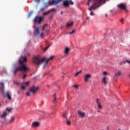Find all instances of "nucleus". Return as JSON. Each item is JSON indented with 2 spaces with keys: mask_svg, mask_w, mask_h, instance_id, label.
Instances as JSON below:
<instances>
[{
  "mask_svg": "<svg viewBox=\"0 0 130 130\" xmlns=\"http://www.w3.org/2000/svg\"><path fill=\"white\" fill-rule=\"evenodd\" d=\"M32 13H33V12H29L28 15V18H30V17H31V16H32Z\"/></svg>",
  "mask_w": 130,
  "mask_h": 130,
  "instance_id": "obj_30",
  "label": "nucleus"
},
{
  "mask_svg": "<svg viewBox=\"0 0 130 130\" xmlns=\"http://www.w3.org/2000/svg\"><path fill=\"white\" fill-rule=\"evenodd\" d=\"M26 77H27V74H24L23 75V77H22V79H26Z\"/></svg>",
  "mask_w": 130,
  "mask_h": 130,
  "instance_id": "obj_33",
  "label": "nucleus"
},
{
  "mask_svg": "<svg viewBox=\"0 0 130 130\" xmlns=\"http://www.w3.org/2000/svg\"><path fill=\"white\" fill-rule=\"evenodd\" d=\"M62 0H57V1L55 0H48V3L49 4V6H52V5H55L56 8L59 7V3L61 2ZM70 5H71L73 6L74 5V2L72 0H64V1L63 3V6L65 7V8H68L70 6Z\"/></svg>",
  "mask_w": 130,
  "mask_h": 130,
  "instance_id": "obj_3",
  "label": "nucleus"
},
{
  "mask_svg": "<svg viewBox=\"0 0 130 130\" xmlns=\"http://www.w3.org/2000/svg\"><path fill=\"white\" fill-rule=\"evenodd\" d=\"M6 95H7V98L9 100H12V93H11V92L10 91H8L7 92Z\"/></svg>",
  "mask_w": 130,
  "mask_h": 130,
  "instance_id": "obj_13",
  "label": "nucleus"
},
{
  "mask_svg": "<svg viewBox=\"0 0 130 130\" xmlns=\"http://www.w3.org/2000/svg\"><path fill=\"white\" fill-rule=\"evenodd\" d=\"M90 19H91V17H87V20H90Z\"/></svg>",
  "mask_w": 130,
  "mask_h": 130,
  "instance_id": "obj_44",
  "label": "nucleus"
},
{
  "mask_svg": "<svg viewBox=\"0 0 130 130\" xmlns=\"http://www.w3.org/2000/svg\"><path fill=\"white\" fill-rule=\"evenodd\" d=\"M50 45H49V46H48L47 47H46L44 49V51H46V50H47L48 49V48H49V47H50Z\"/></svg>",
  "mask_w": 130,
  "mask_h": 130,
  "instance_id": "obj_29",
  "label": "nucleus"
},
{
  "mask_svg": "<svg viewBox=\"0 0 130 130\" xmlns=\"http://www.w3.org/2000/svg\"><path fill=\"white\" fill-rule=\"evenodd\" d=\"M0 85H1L2 87L0 88V91H2L3 93H4V90L5 89V84L3 82H0Z\"/></svg>",
  "mask_w": 130,
  "mask_h": 130,
  "instance_id": "obj_14",
  "label": "nucleus"
},
{
  "mask_svg": "<svg viewBox=\"0 0 130 130\" xmlns=\"http://www.w3.org/2000/svg\"><path fill=\"white\" fill-rule=\"evenodd\" d=\"M63 117H65V118H67L68 119V117H67V112H64L62 114Z\"/></svg>",
  "mask_w": 130,
  "mask_h": 130,
  "instance_id": "obj_25",
  "label": "nucleus"
},
{
  "mask_svg": "<svg viewBox=\"0 0 130 130\" xmlns=\"http://www.w3.org/2000/svg\"><path fill=\"white\" fill-rule=\"evenodd\" d=\"M7 111H8V113H10V112H12V111L13 110V108H6Z\"/></svg>",
  "mask_w": 130,
  "mask_h": 130,
  "instance_id": "obj_21",
  "label": "nucleus"
},
{
  "mask_svg": "<svg viewBox=\"0 0 130 130\" xmlns=\"http://www.w3.org/2000/svg\"><path fill=\"white\" fill-rule=\"evenodd\" d=\"M81 73H82V71H80L79 72H77L75 74V76L77 77V76H78V75H80V74H81Z\"/></svg>",
  "mask_w": 130,
  "mask_h": 130,
  "instance_id": "obj_27",
  "label": "nucleus"
},
{
  "mask_svg": "<svg viewBox=\"0 0 130 130\" xmlns=\"http://www.w3.org/2000/svg\"><path fill=\"white\" fill-rule=\"evenodd\" d=\"M78 115H79L80 117H82V118H83V117H85V115H86V113L81 111H78Z\"/></svg>",
  "mask_w": 130,
  "mask_h": 130,
  "instance_id": "obj_11",
  "label": "nucleus"
},
{
  "mask_svg": "<svg viewBox=\"0 0 130 130\" xmlns=\"http://www.w3.org/2000/svg\"><path fill=\"white\" fill-rule=\"evenodd\" d=\"M21 88L22 90H25V86H21Z\"/></svg>",
  "mask_w": 130,
  "mask_h": 130,
  "instance_id": "obj_39",
  "label": "nucleus"
},
{
  "mask_svg": "<svg viewBox=\"0 0 130 130\" xmlns=\"http://www.w3.org/2000/svg\"><path fill=\"white\" fill-rule=\"evenodd\" d=\"M62 14H63V12L61 11V12H60V14H61V15H62Z\"/></svg>",
  "mask_w": 130,
  "mask_h": 130,
  "instance_id": "obj_46",
  "label": "nucleus"
},
{
  "mask_svg": "<svg viewBox=\"0 0 130 130\" xmlns=\"http://www.w3.org/2000/svg\"><path fill=\"white\" fill-rule=\"evenodd\" d=\"M118 9H120V10H124L125 12H127V9H126V4H125V3H121L118 5Z\"/></svg>",
  "mask_w": 130,
  "mask_h": 130,
  "instance_id": "obj_7",
  "label": "nucleus"
},
{
  "mask_svg": "<svg viewBox=\"0 0 130 130\" xmlns=\"http://www.w3.org/2000/svg\"><path fill=\"white\" fill-rule=\"evenodd\" d=\"M115 77H119L121 76V72L118 71L115 74Z\"/></svg>",
  "mask_w": 130,
  "mask_h": 130,
  "instance_id": "obj_17",
  "label": "nucleus"
},
{
  "mask_svg": "<svg viewBox=\"0 0 130 130\" xmlns=\"http://www.w3.org/2000/svg\"><path fill=\"white\" fill-rule=\"evenodd\" d=\"M45 66H44V68H45Z\"/></svg>",
  "mask_w": 130,
  "mask_h": 130,
  "instance_id": "obj_49",
  "label": "nucleus"
},
{
  "mask_svg": "<svg viewBox=\"0 0 130 130\" xmlns=\"http://www.w3.org/2000/svg\"><path fill=\"white\" fill-rule=\"evenodd\" d=\"M98 105H99V104H100V102H99V99H96V101Z\"/></svg>",
  "mask_w": 130,
  "mask_h": 130,
  "instance_id": "obj_35",
  "label": "nucleus"
},
{
  "mask_svg": "<svg viewBox=\"0 0 130 130\" xmlns=\"http://www.w3.org/2000/svg\"><path fill=\"white\" fill-rule=\"evenodd\" d=\"M105 17H106V18H107V17H108V15H107V14H105Z\"/></svg>",
  "mask_w": 130,
  "mask_h": 130,
  "instance_id": "obj_45",
  "label": "nucleus"
},
{
  "mask_svg": "<svg viewBox=\"0 0 130 130\" xmlns=\"http://www.w3.org/2000/svg\"><path fill=\"white\" fill-rule=\"evenodd\" d=\"M55 11H56V9L53 8V9H51V10H49V12H50V13H51V12H55Z\"/></svg>",
  "mask_w": 130,
  "mask_h": 130,
  "instance_id": "obj_26",
  "label": "nucleus"
},
{
  "mask_svg": "<svg viewBox=\"0 0 130 130\" xmlns=\"http://www.w3.org/2000/svg\"><path fill=\"white\" fill-rule=\"evenodd\" d=\"M14 120H15V117H11V119L9 120V123H12V122H13Z\"/></svg>",
  "mask_w": 130,
  "mask_h": 130,
  "instance_id": "obj_19",
  "label": "nucleus"
},
{
  "mask_svg": "<svg viewBox=\"0 0 130 130\" xmlns=\"http://www.w3.org/2000/svg\"><path fill=\"white\" fill-rule=\"evenodd\" d=\"M7 115H8V113L7 112V111H5L3 113L2 115L1 116V117L2 118H6Z\"/></svg>",
  "mask_w": 130,
  "mask_h": 130,
  "instance_id": "obj_12",
  "label": "nucleus"
},
{
  "mask_svg": "<svg viewBox=\"0 0 130 130\" xmlns=\"http://www.w3.org/2000/svg\"><path fill=\"white\" fill-rule=\"evenodd\" d=\"M66 123L68 125H71V124H72V122L70 120H67L66 121Z\"/></svg>",
  "mask_w": 130,
  "mask_h": 130,
  "instance_id": "obj_23",
  "label": "nucleus"
},
{
  "mask_svg": "<svg viewBox=\"0 0 130 130\" xmlns=\"http://www.w3.org/2000/svg\"><path fill=\"white\" fill-rule=\"evenodd\" d=\"M83 23H84V24H86L87 23V22L86 21H84Z\"/></svg>",
  "mask_w": 130,
  "mask_h": 130,
  "instance_id": "obj_47",
  "label": "nucleus"
},
{
  "mask_svg": "<svg viewBox=\"0 0 130 130\" xmlns=\"http://www.w3.org/2000/svg\"><path fill=\"white\" fill-rule=\"evenodd\" d=\"M126 62H127L128 63H129L130 64V60H126Z\"/></svg>",
  "mask_w": 130,
  "mask_h": 130,
  "instance_id": "obj_41",
  "label": "nucleus"
},
{
  "mask_svg": "<svg viewBox=\"0 0 130 130\" xmlns=\"http://www.w3.org/2000/svg\"><path fill=\"white\" fill-rule=\"evenodd\" d=\"M49 6V3H46L44 4V7L46 9L47 8H48V7Z\"/></svg>",
  "mask_w": 130,
  "mask_h": 130,
  "instance_id": "obj_22",
  "label": "nucleus"
},
{
  "mask_svg": "<svg viewBox=\"0 0 130 130\" xmlns=\"http://www.w3.org/2000/svg\"><path fill=\"white\" fill-rule=\"evenodd\" d=\"M46 26H47V24H45L44 25H43L42 27V31H44V29H45V27H46Z\"/></svg>",
  "mask_w": 130,
  "mask_h": 130,
  "instance_id": "obj_32",
  "label": "nucleus"
},
{
  "mask_svg": "<svg viewBox=\"0 0 130 130\" xmlns=\"http://www.w3.org/2000/svg\"><path fill=\"white\" fill-rule=\"evenodd\" d=\"M123 21H124V19H121V23H123Z\"/></svg>",
  "mask_w": 130,
  "mask_h": 130,
  "instance_id": "obj_42",
  "label": "nucleus"
},
{
  "mask_svg": "<svg viewBox=\"0 0 130 130\" xmlns=\"http://www.w3.org/2000/svg\"><path fill=\"white\" fill-rule=\"evenodd\" d=\"M53 58H54V56H52L49 58L43 57L42 59H40L38 56H36L33 58L32 62L33 63H35V64L40 66V64H42V63H43L45 61V64H47L48 61L51 60V59H53Z\"/></svg>",
  "mask_w": 130,
  "mask_h": 130,
  "instance_id": "obj_4",
  "label": "nucleus"
},
{
  "mask_svg": "<svg viewBox=\"0 0 130 130\" xmlns=\"http://www.w3.org/2000/svg\"><path fill=\"white\" fill-rule=\"evenodd\" d=\"M123 63H124V62H120L119 64L120 66H121V65L123 64Z\"/></svg>",
  "mask_w": 130,
  "mask_h": 130,
  "instance_id": "obj_40",
  "label": "nucleus"
},
{
  "mask_svg": "<svg viewBox=\"0 0 130 130\" xmlns=\"http://www.w3.org/2000/svg\"><path fill=\"white\" fill-rule=\"evenodd\" d=\"M38 90H39V87H37L35 85H33L27 92L26 96H30V93H32L33 95H35V94L36 93V92H37V91H38Z\"/></svg>",
  "mask_w": 130,
  "mask_h": 130,
  "instance_id": "obj_5",
  "label": "nucleus"
},
{
  "mask_svg": "<svg viewBox=\"0 0 130 130\" xmlns=\"http://www.w3.org/2000/svg\"><path fill=\"white\" fill-rule=\"evenodd\" d=\"M98 112H100V111H98Z\"/></svg>",
  "mask_w": 130,
  "mask_h": 130,
  "instance_id": "obj_48",
  "label": "nucleus"
},
{
  "mask_svg": "<svg viewBox=\"0 0 130 130\" xmlns=\"http://www.w3.org/2000/svg\"><path fill=\"white\" fill-rule=\"evenodd\" d=\"M91 77H92V75H91V74H86L84 77L85 82H88V81H89V79H90Z\"/></svg>",
  "mask_w": 130,
  "mask_h": 130,
  "instance_id": "obj_10",
  "label": "nucleus"
},
{
  "mask_svg": "<svg viewBox=\"0 0 130 130\" xmlns=\"http://www.w3.org/2000/svg\"><path fill=\"white\" fill-rule=\"evenodd\" d=\"M46 8H45L44 6L42 7L40 9V12H43V11L45 10Z\"/></svg>",
  "mask_w": 130,
  "mask_h": 130,
  "instance_id": "obj_28",
  "label": "nucleus"
},
{
  "mask_svg": "<svg viewBox=\"0 0 130 130\" xmlns=\"http://www.w3.org/2000/svg\"><path fill=\"white\" fill-rule=\"evenodd\" d=\"M69 52H70V48L67 47L65 49L64 53L66 54H69Z\"/></svg>",
  "mask_w": 130,
  "mask_h": 130,
  "instance_id": "obj_18",
  "label": "nucleus"
},
{
  "mask_svg": "<svg viewBox=\"0 0 130 130\" xmlns=\"http://www.w3.org/2000/svg\"><path fill=\"white\" fill-rule=\"evenodd\" d=\"M49 14H50V11H49L46 12H44L43 15V16H47V15H48Z\"/></svg>",
  "mask_w": 130,
  "mask_h": 130,
  "instance_id": "obj_24",
  "label": "nucleus"
},
{
  "mask_svg": "<svg viewBox=\"0 0 130 130\" xmlns=\"http://www.w3.org/2000/svg\"><path fill=\"white\" fill-rule=\"evenodd\" d=\"M58 88H59V86H58Z\"/></svg>",
  "mask_w": 130,
  "mask_h": 130,
  "instance_id": "obj_50",
  "label": "nucleus"
},
{
  "mask_svg": "<svg viewBox=\"0 0 130 130\" xmlns=\"http://www.w3.org/2000/svg\"><path fill=\"white\" fill-rule=\"evenodd\" d=\"M22 60H19V63L21 66L17 68L13 71V74L14 75H16L17 72L20 71V72H27V71H29V68L25 65V62H27V57H23Z\"/></svg>",
  "mask_w": 130,
  "mask_h": 130,
  "instance_id": "obj_2",
  "label": "nucleus"
},
{
  "mask_svg": "<svg viewBox=\"0 0 130 130\" xmlns=\"http://www.w3.org/2000/svg\"><path fill=\"white\" fill-rule=\"evenodd\" d=\"M42 21H43V17L42 16L39 17L38 16H37L34 20L35 24H41Z\"/></svg>",
  "mask_w": 130,
  "mask_h": 130,
  "instance_id": "obj_6",
  "label": "nucleus"
},
{
  "mask_svg": "<svg viewBox=\"0 0 130 130\" xmlns=\"http://www.w3.org/2000/svg\"><path fill=\"white\" fill-rule=\"evenodd\" d=\"M98 108L99 109H102V106L100 104L98 105Z\"/></svg>",
  "mask_w": 130,
  "mask_h": 130,
  "instance_id": "obj_34",
  "label": "nucleus"
},
{
  "mask_svg": "<svg viewBox=\"0 0 130 130\" xmlns=\"http://www.w3.org/2000/svg\"><path fill=\"white\" fill-rule=\"evenodd\" d=\"M39 125H40V122L37 121H35L31 124L32 127H37V126H39Z\"/></svg>",
  "mask_w": 130,
  "mask_h": 130,
  "instance_id": "obj_8",
  "label": "nucleus"
},
{
  "mask_svg": "<svg viewBox=\"0 0 130 130\" xmlns=\"http://www.w3.org/2000/svg\"><path fill=\"white\" fill-rule=\"evenodd\" d=\"M53 97H54L53 103H55L56 102V94L54 93L53 94Z\"/></svg>",
  "mask_w": 130,
  "mask_h": 130,
  "instance_id": "obj_20",
  "label": "nucleus"
},
{
  "mask_svg": "<svg viewBox=\"0 0 130 130\" xmlns=\"http://www.w3.org/2000/svg\"><path fill=\"white\" fill-rule=\"evenodd\" d=\"M41 37H44V32L43 31L41 35Z\"/></svg>",
  "mask_w": 130,
  "mask_h": 130,
  "instance_id": "obj_38",
  "label": "nucleus"
},
{
  "mask_svg": "<svg viewBox=\"0 0 130 130\" xmlns=\"http://www.w3.org/2000/svg\"><path fill=\"white\" fill-rule=\"evenodd\" d=\"M39 29L40 28L39 27H36L35 29V36H37L38 35H39L40 34V31H39Z\"/></svg>",
  "mask_w": 130,
  "mask_h": 130,
  "instance_id": "obj_9",
  "label": "nucleus"
},
{
  "mask_svg": "<svg viewBox=\"0 0 130 130\" xmlns=\"http://www.w3.org/2000/svg\"><path fill=\"white\" fill-rule=\"evenodd\" d=\"M73 25H74V22H72L70 23H69V22H67V25H66V28H70L71 27H72V26H73Z\"/></svg>",
  "mask_w": 130,
  "mask_h": 130,
  "instance_id": "obj_15",
  "label": "nucleus"
},
{
  "mask_svg": "<svg viewBox=\"0 0 130 130\" xmlns=\"http://www.w3.org/2000/svg\"><path fill=\"white\" fill-rule=\"evenodd\" d=\"M73 87L74 88H76V89H78V88H79V85H74Z\"/></svg>",
  "mask_w": 130,
  "mask_h": 130,
  "instance_id": "obj_36",
  "label": "nucleus"
},
{
  "mask_svg": "<svg viewBox=\"0 0 130 130\" xmlns=\"http://www.w3.org/2000/svg\"><path fill=\"white\" fill-rule=\"evenodd\" d=\"M107 77H104L103 79V80H102V82L103 83V84H104V85L106 86V85L107 84V81L106 80H107Z\"/></svg>",
  "mask_w": 130,
  "mask_h": 130,
  "instance_id": "obj_16",
  "label": "nucleus"
},
{
  "mask_svg": "<svg viewBox=\"0 0 130 130\" xmlns=\"http://www.w3.org/2000/svg\"><path fill=\"white\" fill-rule=\"evenodd\" d=\"M30 84V82L27 81L25 83V84L26 85V86H28V85Z\"/></svg>",
  "mask_w": 130,
  "mask_h": 130,
  "instance_id": "obj_37",
  "label": "nucleus"
},
{
  "mask_svg": "<svg viewBox=\"0 0 130 130\" xmlns=\"http://www.w3.org/2000/svg\"><path fill=\"white\" fill-rule=\"evenodd\" d=\"M76 32V30H73L71 32H69V34H73L74 33H75Z\"/></svg>",
  "mask_w": 130,
  "mask_h": 130,
  "instance_id": "obj_31",
  "label": "nucleus"
},
{
  "mask_svg": "<svg viewBox=\"0 0 130 130\" xmlns=\"http://www.w3.org/2000/svg\"><path fill=\"white\" fill-rule=\"evenodd\" d=\"M105 0H88L87 1V6H90V4H92V6L88 8V10L90 11V16H94L95 14L94 12L92 11V10H96L97 8H99L101 5H102V3Z\"/></svg>",
  "mask_w": 130,
  "mask_h": 130,
  "instance_id": "obj_1",
  "label": "nucleus"
},
{
  "mask_svg": "<svg viewBox=\"0 0 130 130\" xmlns=\"http://www.w3.org/2000/svg\"><path fill=\"white\" fill-rule=\"evenodd\" d=\"M103 74L104 75H107V73L106 72H104Z\"/></svg>",
  "mask_w": 130,
  "mask_h": 130,
  "instance_id": "obj_43",
  "label": "nucleus"
}]
</instances>
